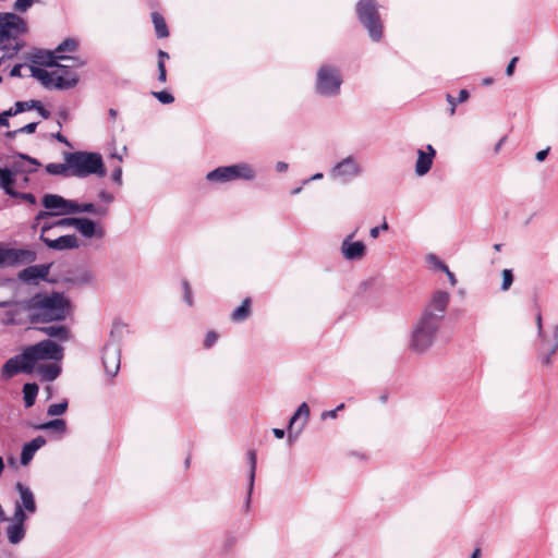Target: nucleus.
Returning a JSON list of instances; mask_svg holds the SVG:
<instances>
[{"label":"nucleus","mask_w":558,"mask_h":558,"mask_svg":"<svg viewBox=\"0 0 558 558\" xmlns=\"http://www.w3.org/2000/svg\"><path fill=\"white\" fill-rule=\"evenodd\" d=\"M77 46L74 38H68L59 45L56 51L40 50L36 52L29 64L32 76L47 88L69 89L78 83V75L72 69L84 64L77 58L61 54L73 51Z\"/></svg>","instance_id":"obj_1"},{"label":"nucleus","mask_w":558,"mask_h":558,"mask_svg":"<svg viewBox=\"0 0 558 558\" xmlns=\"http://www.w3.org/2000/svg\"><path fill=\"white\" fill-rule=\"evenodd\" d=\"M12 304L20 305L21 308L27 313L32 323L63 320L72 311L69 299L58 292L36 293L32 298L19 303L3 301L0 302V307H8Z\"/></svg>","instance_id":"obj_2"},{"label":"nucleus","mask_w":558,"mask_h":558,"mask_svg":"<svg viewBox=\"0 0 558 558\" xmlns=\"http://www.w3.org/2000/svg\"><path fill=\"white\" fill-rule=\"evenodd\" d=\"M64 160L69 162L70 175L86 178L92 174L99 177L106 174L102 158L98 153H68Z\"/></svg>","instance_id":"obj_3"},{"label":"nucleus","mask_w":558,"mask_h":558,"mask_svg":"<svg viewBox=\"0 0 558 558\" xmlns=\"http://www.w3.org/2000/svg\"><path fill=\"white\" fill-rule=\"evenodd\" d=\"M439 329L440 325L420 316L411 329L408 349L415 354L427 352L434 344Z\"/></svg>","instance_id":"obj_4"},{"label":"nucleus","mask_w":558,"mask_h":558,"mask_svg":"<svg viewBox=\"0 0 558 558\" xmlns=\"http://www.w3.org/2000/svg\"><path fill=\"white\" fill-rule=\"evenodd\" d=\"M63 347L52 340H44L23 350L32 372L41 365V362H60L63 359Z\"/></svg>","instance_id":"obj_5"},{"label":"nucleus","mask_w":558,"mask_h":558,"mask_svg":"<svg viewBox=\"0 0 558 558\" xmlns=\"http://www.w3.org/2000/svg\"><path fill=\"white\" fill-rule=\"evenodd\" d=\"M43 206L46 210L39 211L35 218L36 226L43 219L52 216H68L76 214L77 202L73 199H66L58 194H46L43 197Z\"/></svg>","instance_id":"obj_6"},{"label":"nucleus","mask_w":558,"mask_h":558,"mask_svg":"<svg viewBox=\"0 0 558 558\" xmlns=\"http://www.w3.org/2000/svg\"><path fill=\"white\" fill-rule=\"evenodd\" d=\"M342 76L339 70L331 65H322L316 73L315 92L324 97H335L340 94Z\"/></svg>","instance_id":"obj_7"},{"label":"nucleus","mask_w":558,"mask_h":558,"mask_svg":"<svg viewBox=\"0 0 558 558\" xmlns=\"http://www.w3.org/2000/svg\"><path fill=\"white\" fill-rule=\"evenodd\" d=\"M378 10L376 0H359L355 4L356 16L369 35H381L384 32Z\"/></svg>","instance_id":"obj_8"},{"label":"nucleus","mask_w":558,"mask_h":558,"mask_svg":"<svg viewBox=\"0 0 558 558\" xmlns=\"http://www.w3.org/2000/svg\"><path fill=\"white\" fill-rule=\"evenodd\" d=\"M256 177L254 168L245 162L219 167L207 173L206 179L210 182L225 183L234 180L252 181Z\"/></svg>","instance_id":"obj_9"},{"label":"nucleus","mask_w":558,"mask_h":558,"mask_svg":"<svg viewBox=\"0 0 558 558\" xmlns=\"http://www.w3.org/2000/svg\"><path fill=\"white\" fill-rule=\"evenodd\" d=\"M65 226H56V222L51 225H43L40 230V240L51 250L56 251H64V250H73L80 247V240L75 234L68 235H59L57 238H52L50 235L51 231H54L59 228H64Z\"/></svg>","instance_id":"obj_10"},{"label":"nucleus","mask_w":558,"mask_h":558,"mask_svg":"<svg viewBox=\"0 0 558 558\" xmlns=\"http://www.w3.org/2000/svg\"><path fill=\"white\" fill-rule=\"evenodd\" d=\"M450 295L445 291H436L432 294L421 317L441 326V322L446 315Z\"/></svg>","instance_id":"obj_11"},{"label":"nucleus","mask_w":558,"mask_h":558,"mask_svg":"<svg viewBox=\"0 0 558 558\" xmlns=\"http://www.w3.org/2000/svg\"><path fill=\"white\" fill-rule=\"evenodd\" d=\"M56 226L74 227L85 239L101 240L106 235L104 227L88 218H63Z\"/></svg>","instance_id":"obj_12"},{"label":"nucleus","mask_w":558,"mask_h":558,"mask_svg":"<svg viewBox=\"0 0 558 558\" xmlns=\"http://www.w3.org/2000/svg\"><path fill=\"white\" fill-rule=\"evenodd\" d=\"M36 260V253L25 248L0 247V267L31 264Z\"/></svg>","instance_id":"obj_13"},{"label":"nucleus","mask_w":558,"mask_h":558,"mask_svg":"<svg viewBox=\"0 0 558 558\" xmlns=\"http://www.w3.org/2000/svg\"><path fill=\"white\" fill-rule=\"evenodd\" d=\"M28 31L25 19L14 13H0V35H22Z\"/></svg>","instance_id":"obj_14"},{"label":"nucleus","mask_w":558,"mask_h":558,"mask_svg":"<svg viewBox=\"0 0 558 558\" xmlns=\"http://www.w3.org/2000/svg\"><path fill=\"white\" fill-rule=\"evenodd\" d=\"M20 170L23 169L19 167L17 161L13 163L12 168H0V189L11 197L19 195L16 177L20 174Z\"/></svg>","instance_id":"obj_15"},{"label":"nucleus","mask_w":558,"mask_h":558,"mask_svg":"<svg viewBox=\"0 0 558 558\" xmlns=\"http://www.w3.org/2000/svg\"><path fill=\"white\" fill-rule=\"evenodd\" d=\"M361 172L359 163L354 158L348 157L338 162L330 171V175L333 179L348 182L352 178L359 175Z\"/></svg>","instance_id":"obj_16"},{"label":"nucleus","mask_w":558,"mask_h":558,"mask_svg":"<svg viewBox=\"0 0 558 558\" xmlns=\"http://www.w3.org/2000/svg\"><path fill=\"white\" fill-rule=\"evenodd\" d=\"M51 264H40L28 266L17 274V279L28 284H38L47 279L50 272Z\"/></svg>","instance_id":"obj_17"},{"label":"nucleus","mask_w":558,"mask_h":558,"mask_svg":"<svg viewBox=\"0 0 558 558\" xmlns=\"http://www.w3.org/2000/svg\"><path fill=\"white\" fill-rule=\"evenodd\" d=\"M32 373L31 366L27 362V359L25 357V353L22 352L19 355H15L11 359H9L1 371V377L3 379L12 378L13 376L17 375L19 373Z\"/></svg>","instance_id":"obj_18"},{"label":"nucleus","mask_w":558,"mask_h":558,"mask_svg":"<svg viewBox=\"0 0 558 558\" xmlns=\"http://www.w3.org/2000/svg\"><path fill=\"white\" fill-rule=\"evenodd\" d=\"M355 233L344 238L341 244V253L347 260H360L365 256L366 246L362 241H353Z\"/></svg>","instance_id":"obj_19"},{"label":"nucleus","mask_w":558,"mask_h":558,"mask_svg":"<svg viewBox=\"0 0 558 558\" xmlns=\"http://www.w3.org/2000/svg\"><path fill=\"white\" fill-rule=\"evenodd\" d=\"M120 357H121V353H120V349L118 348V345H116V344L106 345V348L104 350L102 362H104L105 371L109 376L113 377L119 372L120 362H121Z\"/></svg>","instance_id":"obj_20"},{"label":"nucleus","mask_w":558,"mask_h":558,"mask_svg":"<svg viewBox=\"0 0 558 558\" xmlns=\"http://www.w3.org/2000/svg\"><path fill=\"white\" fill-rule=\"evenodd\" d=\"M436 150L432 145H426L425 148L417 150V159L415 162V173L418 177L425 175L433 166Z\"/></svg>","instance_id":"obj_21"},{"label":"nucleus","mask_w":558,"mask_h":558,"mask_svg":"<svg viewBox=\"0 0 558 558\" xmlns=\"http://www.w3.org/2000/svg\"><path fill=\"white\" fill-rule=\"evenodd\" d=\"M558 351V325L553 329V338H543L539 349V360L546 366L551 364L553 356Z\"/></svg>","instance_id":"obj_22"},{"label":"nucleus","mask_w":558,"mask_h":558,"mask_svg":"<svg viewBox=\"0 0 558 558\" xmlns=\"http://www.w3.org/2000/svg\"><path fill=\"white\" fill-rule=\"evenodd\" d=\"M45 445L46 439L43 436H37L29 442L25 444L21 452V464L27 465L32 461L37 450H39Z\"/></svg>","instance_id":"obj_23"},{"label":"nucleus","mask_w":558,"mask_h":558,"mask_svg":"<svg viewBox=\"0 0 558 558\" xmlns=\"http://www.w3.org/2000/svg\"><path fill=\"white\" fill-rule=\"evenodd\" d=\"M310 413H311V411H310L308 404L306 402L301 403L300 407L298 408V410L295 411V413L291 416V418L289 421V430H292L293 426L301 418H302V423L300 425V430H302L308 421ZM296 436L298 435L293 436L292 433L289 432V436H288L289 441L293 442V440L296 438Z\"/></svg>","instance_id":"obj_24"},{"label":"nucleus","mask_w":558,"mask_h":558,"mask_svg":"<svg viewBox=\"0 0 558 558\" xmlns=\"http://www.w3.org/2000/svg\"><path fill=\"white\" fill-rule=\"evenodd\" d=\"M16 489L20 493L21 498L17 504L22 505V509L29 513H34L36 511V504L32 490L21 483L16 484Z\"/></svg>","instance_id":"obj_25"},{"label":"nucleus","mask_w":558,"mask_h":558,"mask_svg":"<svg viewBox=\"0 0 558 558\" xmlns=\"http://www.w3.org/2000/svg\"><path fill=\"white\" fill-rule=\"evenodd\" d=\"M35 371L41 379L47 381L54 380L61 373V366L59 362L38 365Z\"/></svg>","instance_id":"obj_26"},{"label":"nucleus","mask_w":558,"mask_h":558,"mask_svg":"<svg viewBox=\"0 0 558 558\" xmlns=\"http://www.w3.org/2000/svg\"><path fill=\"white\" fill-rule=\"evenodd\" d=\"M19 158L24 161V162L17 161L19 167L23 169V170H20V173H25V174L33 173V172L37 171V169L41 166L37 159L32 158L28 155L20 154Z\"/></svg>","instance_id":"obj_27"},{"label":"nucleus","mask_w":558,"mask_h":558,"mask_svg":"<svg viewBox=\"0 0 558 558\" xmlns=\"http://www.w3.org/2000/svg\"><path fill=\"white\" fill-rule=\"evenodd\" d=\"M8 539L11 544H19L25 536V529L23 525L10 523L7 527Z\"/></svg>","instance_id":"obj_28"},{"label":"nucleus","mask_w":558,"mask_h":558,"mask_svg":"<svg viewBox=\"0 0 558 558\" xmlns=\"http://www.w3.org/2000/svg\"><path fill=\"white\" fill-rule=\"evenodd\" d=\"M43 330L47 336L57 338L61 341H66L70 339V331L65 326H49Z\"/></svg>","instance_id":"obj_29"},{"label":"nucleus","mask_w":558,"mask_h":558,"mask_svg":"<svg viewBox=\"0 0 558 558\" xmlns=\"http://www.w3.org/2000/svg\"><path fill=\"white\" fill-rule=\"evenodd\" d=\"M251 301L250 299H245L242 304L236 307L232 314H231V319L233 322H242V320H245L250 314H251Z\"/></svg>","instance_id":"obj_30"},{"label":"nucleus","mask_w":558,"mask_h":558,"mask_svg":"<svg viewBox=\"0 0 558 558\" xmlns=\"http://www.w3.org/2000/svg\"><path fill=\"white\" fill-rule=\"evenodd\" d=\"M25 407L29 408L35 403L38 393V386L36 384H25L23 387Z\"/></svg>","instance_id":"obj_31"},{"label":"nucleus","mask_w":558,"mask_h":558,"mask_svg":"<svg viewBox=\"0 0 558 558\" xmlns=\"http://www.w3.org/2000/svg\"><path fill=\"white\" fill-rule=\"evenodd\" d=\"M38 429H52L60 435H63L66 432L65 421L62 418H56L50 422L40 424L37 426Z\"/></svg>","instance_id":"obj_32"},{"label":"nucleus","mask_w":558,"mask_h":558,"mask_svg":"<svg viewBox=\"0 0 558 558\" xmlns=\"http://www.w3.org/2000/svg\"><path fill=\"white\" fill-rule=\"evenodd\" d=\"M47 173L51 175H70L69 162L64 163H48L46 166Z\"/></svg>","instance_id":"obj_33"},{"label":"nucleus","mask_w":558,"mask_h":558,"mask_svg":"<svg viewBox=\"0 0 558 558\" xmlns=\"http://www.w3.org/2000/svg\"><path fill=\"white\" fill-rule=\"evenodd\" d=\"M247 459L250 462V475H248V495H251L253 487H254V481H255V471H256V463L257 458L255 451L251 450L247 452Z\"/></svg>","instance_id":"obj_34"},{"label":"nucleus","mask_w":558,"mask_h":558,"mask_svg":"<svg viewBox=\"0 0 558 558\" xmlns=\"http://www.w3.org/2000/svg\"><path fill=\"white\" fill-rule=\"evenodd\" d=\"M88 213L97 216H105L107 214L106 208L97 207L93 203L80 204L77 203L76 214Z\"/></svg>","instance_id":"obj_35"},{"label":"nucleus","mask_w":558,"mask_h":558,"mask_svg":"<svg viewBox=\"0 0 558 558\" xmlns=\"http://www.w3.org/2000/svg\"><path fill=\"white\" fill-rule=\"evenodd\" d=\"M151 20L157 35H169L166 21L158 12L151 14Z\"/></svg>","instance_id":"obj_36"},{"label":"nucleus","mask_w":558,"mask_h":558,"mask_svg":"<svg viewBox=\"0 0 558 558\" xmlns=\"http://www.w3.org/2000/svg\"><path fill=\"white\" fill-rule=\"evenodd\" d=\"M66 409H68L66 401H63L60 403H54V404L49 405V408L47 410V414L49 416H59V415H62L66 411Z\"/></svg>","instance_id":"obj_37"},{"label":"nucleus","mask_w":558,"mask_h":558,"mask_svg":"<svg viewBox=\"0 0 558 558\" xmlns=\"http://www.w3.org/2000/svg\"><path fill=\"white\" fill-rule=\"evenodd\" d=\"M25 511L26 510L22 509V505L16 504L11 523L24 526V523H25V520H26Z\"/></svg>","instance_id":"obj_38"},{"label":"nucleus","mask_w":558,"mask_h":558,"mask_svg":"<svg viewBox=\"0 0 558 558\" xmlns=\"http://www.w3.org/2000/svg\"><path fill=\"white\" fill-rule=\"evenodd\" d=\"M502 282L500 289L502 291H508L513 282V274L510 269H504L501 272Z\"/></svg>","instance_id":"obj_39"},{"label":"nucleus","mask_w":558,"mask_h":558,"mask_svg":"<svg viewBox=\"0 0 558 558\" xmlns=\"http://www.w3.org/2000/svg\"><path fill=\"white\" fill-rule=\"evenodd\" d=\"M38 0H16L13 4V9L17 12H26Z\"/></svg>","instance_id":"obj_40"},{"label":"nucleus","mask_w":558,"mask_h":558,"mask_svg":"<svg viewBox=\"0 0 558 558\" xmlns=\"http://www.w3.org/2000/svg\"><path fill=\"white\" fill-rule=\"evenodd\" d=\"M35 107H37V101L36 100L17 101L15 104L14 113H20V112H23L25 110L35 109Z\"/></svg>","instance_id":"obj_41"},{"label":"nucleus","mask_w":558,"mask_h":558,"mask_svg":"<svg viewBox=\"0 0 558 558\" xmlns=\"http://www.w3.org/2000/svg\"><path fill=\"white\" fill-rule=\"evenodd\" d=\"M154 97H156L161 104H171L174 101V97L166 92V90H162V92H154L153 93Z\"/></svg>","instance_id":"obj_42"},{"label":"nucleus","mask_w":558,"mask_h":558,"mask_svg":"<svg viewBox=\"0 0 558 558\" xmlns=\"http://www.w3.org/2000/svg\"><path fill=\"white\" fill-rule=\"evenodd\" d=\"M17 37H0V49L7 48L8 45H11L14 41L13 52L19 50V44L16 43Z\"/></svg>","instance_id":"obj_43"},{"label":"nucleus","mask_w":558,"mask_h":558,"mask_svg":"<svg viewBox=\"0 0 558 558\" xmlns=\"http://www.w3.org/2000/svg\"><path fill=\"white\" fill-rule=\"evenodd\" d=\"M427 260L430 265H433L436 269H439L441 271H447V265L444 264L438 257L435 255H429L427 257Z\"/></svg>","instance_id":"obj_44"},{"label":"nucleus","mask_w":558,"mask_h":558,"mask_svg":"<svg viewBox=\"0 0 558 558\" xmlns=\"http://www.w3.org/2000/svg\"><path fill=\"white\" fill-rule=\"evenodd\" d=\"M381 230H384V231L388 230V223H387L386 221H384V222L381 223V226H379V227H374V228H372V229L369 230V235H371L373 239H377V238H378V235H379V232H380Z\"/></svg>","instance_id":"obj_45"},{"label":"nucleus","mask_w":558,"mask_h":558,"mask_svg":"<svg viewBox=\"0 0 558 558\" xmlns=\"http://www.w3.org/2000/svg\"><path fill=\"white\" fill-rule=\"evenodd\" d=\"M217 339H218V336L216 332H214V331L207 332V335L205 337V341H204L205 347H207V348L211 347L217 341Z\"/></svg>","instance_id":"obj_46"},{"label":"nucleus","mask_w":558,"mask_h":558,"mask_svg":"<svg viewBox=\"0 0 558 558\" xmlns=\"http://www.w3.org/2000/svg\"><path fill=\"white\" fill-rule=\"evenodd\" d=\"M15 198H20L24 202H27L29 204H35L36 203V197L32 194V193H20L19 192V195L17 196H14Z\"/></svg>","instance_id":"obj_47"},{"label":"nucleus","mask_w":558,"mask_h":558,"mask_svg":"<svg viewBox=\"0 0 558 558\" xmlns=\"http://www.w3.org/2000/svg\"><path fill=\"white\" fill-rule=\"evenodd\" d=\"M158 81L165 83L167 81L166 65L158 62Z\"/></svg>","instance_id":"obj_48"},{"label":"nucleus","mask_w":558,"mask_h":558,"mask_svg":"<svg viewBox=\"0 0 558 558\" xmlns=\"http://www.w3.org/2000/svg\"><path fill=\"white\" fill-rule=\"evenodd\" d=\"M36 128H37V123L33 122V123H28V124L24 125L17 132L32 134L36 131Z\"/></svg>","instance_id":"obj_49"},{"label":"nucleus","mask_w":558,"mask_h":558,"mask_svg":"<svg viewBox=\"0 0 558 558\" xmlns=\"http://www.w3.org/2000/svg\"><path fill=\"white\" fill-rule=\"evenodd\" d=\"M518 60H519V58H518V57H513V58L510 60V62H509V64H508V66H507V69H506V74H507L508 76H512V75H513V73H514V68H515V64H517Z\"/></svg>","instance_id":"obj_50"},{"label":"nucleus","mask_w":558,"mask_h":558,"mask_svg":"<svg viewBox=\"0 0 558 558\" xmlns=\"http://www.w3.org/2000/svg\"><path fill=\"white\" fill-rule=\"evenodd\" d=\"M112 180L119 185L122 184V169L120 167L113 170Z\"/></svg>","instance_id":"obj_51"},{"label":"nucleus","mask_w":558,"mask_h":558,"mask_svg":"<svg viewBox=\"0 0 558 558\" xmlns=\"http://www.w3.org/2000/svg\"><path fill=\"white\" fill-rule=\"evenodd\" d=\"M183 288H184V292H185V300L189 305H192V291H191L190 284L186 281H184Z\"/></svg>","instance_id":"obj_52"},{"label":"nucleus","mask_w":558,"mask_h":558,"mask_svg":"<svg viewBox=\"0 0 558 558\" xmlns=\"http://www.w3.org/2000/svg\"><path fill=\"white\" fill-rule=\"evenodd\" d=\"M35 109L38 111V113L45 118V119H48L49 116H50V112L48 110H46L41 104L39 101H37V107H35Z\"/></svg>","instance_id":"obj_53"},{"label":"nucleus","mask_w":558,"mask_h":558,"mask_svg":"<svg viewBox=\"0 0 558 558\" xmlns=\"http://www.w3.org/2000/svg\"><path fill=\"white\" fill-rule=\"evenodd\" d=\"M320 417H322V420L336 418L337 417V410L324 411L322 413Z\"/></svg>","instance_id":"obj_54"},{"label":"nucleus","mask_w":558,"mask_h":558,"mask_svg":"<svg viewBox=\"0 0 558 558\" xmlns=\"http://www.w3.org/2000/svg\"><path fill=\"white\" fill-rule=\"evenodd\" d=\"M447 101L450 104L451 108H450V114H454L456 112V106H457V100L451 96V95H447Z\"/></svg>","instance_id":"obj_55"},{"label":"nucleus","mask_w":558,"mask_h":558,"mask_svg":"<svg viewBox=\"0 0 558 558\" xmlns=\"http://www.w3.org/2000/svg\"><path fill=\"white\" fill-rule=\"evenodd\" d=\"M548 151H549V148H546V149H543V150L537 151V153H536V156H535L536 160H537V161H543V160H545V158H546V157H547V155H548Z\"/></svg>","instance_id":"obj_56"},{"label":"nucleus","mask_w":558,"mask_h":558,"mask_svg":"<svg viewBox=\"0 0 558 558\" xmlns=\"http://www.w3.org/2000/svg\"><path fill=\"white\" fill-rule=\"evenodd\" d=\"M469 98V93L466 89H461L458 97V102H464Z\"/></svg>","instance_id":"obj_57"},{"label":"nucleus","mask_w":558,"mask_h":558,"mask_svg":"<svg viewBox=\"0 0 558 558\" xmlns=\"http://www.w3.org/2000/svg\"><path fill=\"white\" fill-rule=\"evenodd\" d=\"M444 272L447 275V277H448L449 281H450V284L452 287H454L457 284V279H456L453 272H451L448 267H447V271H444Z\"/></svg>","instance_id":"obj_58"},{"label":"nucleus","mask_w":558,"mask_h":558,"mask_svg":"<svg viewBox=\"0 0 558 558\" xmlns=\"http://www.w3.org/2000/svg\"><path fill=\"white\" fill-rule=\"evenodd\" d=\"M169 59V54L162 50H159L158 52V62H162V64L166 65V60Z\"/></svg>","instance_id":"obj_59"},{"label":"nucleus","mask_w":558,"mask_h":558,"mask_svg":"<svg viewBox=\"0 0 558 558\" xmlns=\"http://www.w3.org/2000/svg\"><path fill=\"white\" fill-rule=\"evenodd\" d=\"M287 169H288V163H286V162H283V161H278V162L276 163V170H277L278 172H284V171H287Z\"/></svg>","instance_id":"obj_60"},{"label":"nucleus","mask_w":558,"mask_h":558,"mask_svg":"<svg viewBox=\"0 0 558 558\" xmlns=\"http://www.w3.org/2000/svg\"><path fill=\"white\" fill-rule=\"evenodd\" d=\"M21 69H22V65H20V64L13 66V69L10 72V75L11 76H20L21 75Z\"/></svg>","instance_id":"obj_61"},{"label":"nucleus","mask_w":558,"mask_h":558,"mask_svg":"<svg viewBox=\"0 0 558 558\" xmlns=\"http://www.w3.org/2000/svg\"><path fill=\"white\" fill-rule=\"evenodd\" d=\"M272 433H274L275 437L278 439H281L284 437V430L281 428H274Z\"/></svg>","instance_id":"obj_62"},{"label":"nucleus","mask_w":558,"mask_h":558,"mask_svg":"<svg viewBox=\"0 0 558 558\" xmlns=\"http://www.w3.org/2000/svg\"><path fill=\"white\" fill-rule=\"evenodd\" d=\"M536 324H537V329H538L539 336H543L542 316H541V314H538L537 317H536Z\"/></svg>","instance_id":"obj_63"},{"label":"nucleus","mask_w":558,"mask_h":558,"mask_svg":"<svg viewBox=\"0 0 558 558\" xmlns=\"http://www.w3.org/2000/svg\"><path fill=\"white\" fill-rule=\"evenodd\" d=\"M505 141H506V138H505V137H502V138H501V140H499V142L496 144V146H495V148H494V151H495L496 154H498V153L500 151V149H501V147H502V145H504Z\"/></svg>","instance_id":"obj_64"}]
</instances>
